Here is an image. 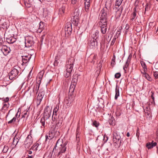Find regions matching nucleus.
<instances>
[{"instance_id": "obj_49", "label": "nucleus", "mask_w": 158, "mask_h": 158, "mask_svg": "<svg viewBox=\"0 0 158 158\" xmlns=\"http://www.w3.org/2000/svg\"><path fill=\"white\" fill-rule=\"evenodd\" d=\"M154 77L156 78H158V72H154Z\"/></svg>"}, {"instance_id": "obj_60", "label": "nucleus", "mask_w": 158, "mask_h": 158, "mask_svg": "<svg viewBox=\"0 0 158 158\" xmlns=\"http://www.w3.org/2000/svg\"><path fill=\"white\" fill-rule=\"evenodd\" d=\"M131 55H129V56L128 57L127 60H129V61H131Z\"/></svg>"}, {"instance_id": "obj_41", "label": "nucleus", "mask_w": 158, "mask_h": 158, "mask_svg": "<svg viewBox=\"0 0 158 158\" xmlns=\"http://www.w3.org/2000/svg\"><path fill=\"white\" fill-rule=\"evenodd\" d=\"M71 75V73H69L68 71H66V70L65 73L64 74V76L65 77L67 78L70 76Z\"/></svg>"}, {"instance_id": "obj_25", "label": "nucleus", "mask_w": 158, "mask_h": 158, "mask_svg": "<svg viewBox=\"0 0 158 158\" xmlns=\"http://www.w3.org/2000/svg\"><path fill=\"white\" fill-rule=\"evenodd\" d=\"M33 2L34 0H28V2L24 1V4L27 7L29 8L32 5V3Z\"/></svg>"}, {"instance_id": "obj_31", "label": "nucleus", "mask_w": 158, "mask_h": 158, "mask_svg": "<svg viewBox=\"0 0 158 158\" xmlns=\"http://www.w3.org/2000/svg\"><path fill=\"white\" fill-rule=\"evenodd\" d=\"M54 137H55V136H54L53 134H52L51 131L49 133L48 135H46V140H47V139H51Z\"/></svg>"}, {"instance_id": "obj_14", "label": "nucleus", "mask_w": 158, "mask_h": 158, "mask_svg": "<svg viewBox=\"0 0 158 158\" xmlns=\"http://www.w3.org/2000/svg\"><path fill=\"white\" fill-rule=\"evenodd\" d=\"M107 23H101V24H100L101 28V31L103 34H105L106 32Z\"/></svg>"}, {"instance_id": "obj_55", "label": "nucleus", "mask_w": 158, "mask_h": 158, "mask_svg": "<svg viewBox=\"0 0 158 158\" xmlns=\"http://www.w3.org/2000/svg\"><path fill=\"white\" fill-rule=\"evenodd\" d=\"M129 28V25L128 24H126V27H125V29L126 30H127Z\"/></svg>"}, {"instance_id": "obj_15", "label": "nucleus", "mask_w": 158, "mask_h": 158, "mask_svg": "<svg viewBox=\"0 0 158 158\" xmlns=\"http://www.w3.org/2000/svg\"><path fill=\"white\" fill-rule=\"evenodd\" d=\"M2 51L4 55L6 56L10 52V48L6 46H4L2 47Z\"/></svg>"}, {"instance_id": "obj_16", "label": "nucleus", "mask_w": 158, "mask_h": 158, "mask_svg": "<svg viewBox=\"0 0 158 158\" xmlns=\"http://www.w3.org/2000/svg\"><path fill=\"white\" fill-rule=\"evenodd\" d=\"M76 13H74V16L73 17V20L72 21V23L73 24H74L75 26H77L78 24V16L79 15V14L77 15V12H76Z\"/></svg>"}, {"instance_id": "obj_21", "label": "nucleus", "mask_w": 158, "mask_h": 158, "mask_svg": "<svg viewBox=\"0 0 158 158\" xmlns=\"http://www.w3.org/2000/svg\"><path fill=\"white\" fill-rule=\"evenodd\" d=\"M75 87V84H71L69 90V95L72 96Z\"/></svg>"}, {"instance_id": "obj_35", "label": "nucleus", "mask_w": 158, "mask_h": 158, "mask_svg": "<svg viewBox=\"0 0 158 158\" xmlns=\"http://www.w3.org/2000/svg\"><path fill=\"white\" fill-rule=\"evenodd\" d=\"M115 120L113 117H111V119L109 120V123L110 124L112 125H115Z\"/></svg>"}, {"instance_id": "obj_30", "label": "nucleus", "mask_w": 158, "mask_h": 158, "mask_svg": "<svg viewBox=\"0 0 158 158\" xmlns=\"http://www.w3.org/2000/svg\"><path fill=\"white\" fill-rule=\"evenodd\" d=\"M123 0H116L115 6L116 8H118L122 3Z\"/></svg>"}, {"instance_id": "obj_17", "label": "nucleus", "mask_w": 158, "mask_h": 158, "mask_svg": "<svg viewBox=\"0 0 158 158\" xmlns=\"http://www.w3.org/2000/svg\"><path fill=\"white\" fill-rule=\"evenodd\" d=\"M44 73V71H40L39 73L36 78L37 82H39V83L40 84L41 81L43 77Z\"/></svg>"}, {"instance_id": "obj_24", "label": "nucleus", "mask_w": 158, "mask_h": 158, "mask_svg": "<svg viewBox=\"0 0 158 158\" xmlns=\"http://www.w3.org/2000/svg\"><path fill=\"white\" fill-rule=\"evenodd\" d=\"M19 139L20 137L19 136L16 135H15L13 138L12 144L16 146L19 142Z\"/></svg>"}, {"instance_id": "obj_47", "label": "nucleus", "mask_w": 158, "mask_h": 158, "mask_svg": "<svg viewBox=\"0 0 158 158\" xmlns=\"http://www.w3.org/2000/svg\"><path fill=\"white\" fill-rule=\"evenodd\" d=\"M42 29H43V26H42L41 25V23H39V29L38 30V31L39 32H41L42 31Z\"/></svg>"}, {"instance_id": "obj_54", "label": "nucleus", "mask_w": 158, "mask_h": 158, "mask_svg": "<svg viewBox=\"0 0 158 158\" xmlns=\"http://www.w3.org/2000/svg\"><path fill=\"white\" fill-rule=\"evenodd\" d=\"M152 95H151V98L152 99L153 101H154V93H153L152 92Z\"/></svg>"}, {"instance_id": "obj_56", "label": "nucleus", "mask_w": 158, "mask_h": 158, "mask_svg": "<svg viewBox=\"0 0 158 158\" xmlns=\"http://www.w3.org/2000/svg\"><path fill=\"white\" fill-rule=\"evenodd\" d=\"M77 0H71V3L73 4H75L77 2Z\"/></svg>"}, {"instance_id": "obj_51", "label": "nucleus", "mask_w": 158, "mask_h": 158, "mask_svg": "<svg viewBox=\"0 0 158 158\" xmlns=\"http://www.w3.org/2000/svg\"><path fill=\"white\" fill-rule=\"evenodd\" d=\"M58 109H53V115H56L57 114V113L58 111Z\"/></svg>"}, {"instance_id": "obj_20", "label": "nucleus", "mask_w": 158, "mask_h": 158, "mask_svg": "<svg viewBox=\"0 0 158 158\" xmlns=\"http://www.w3.org/2000/svg\"><path fill=\"white\" fill-rule=\"evenodd\" d=\"M16 39L13 36L6 38V42L9 44H13L16 41Z\"/></svg>"}, {"instance_id": "obj_1", "label": "nucleus", "mask_w": 158, "mask_h": 158, "mask_svg": "<svg viewBox=\"0 0 158 158\" xmlns=\"http://www.w3.org/2000/svg\"><path fill=\"white\" fill-rule=\"evenodd\" d=\"M68 142L67 141L63 142L62 140L58 139L55 146L53 150L55 151L54 155L57 157L60 158L64 154L67 150V145Z\"/></svg>"}, {"instance_id": "obj_19", "label": "nucleus", "mask_w": 158, "mask_h": 158, "mask_svg": "<svg viewBox=\"0 0 158 158\" xmlns=\"http://www.w3.org/2000/svg\"><path fill=\"white\" fill-rule=\"evenodd\" d=\"M157 143L156 142H154L152 141V142L148 143L146 145V146L148 149H150L153 148V147L156 146Z\"/></svg>"}, {"instance_id": "obj_64", "label": "nucleus", "mask_w": 158, "mask_h": 158, "mask_svg": "<svg viewBox=\"0 0 158 158\" xmlns=\"http://www.w3.org/2000/svg\"><path fill=\"white\" fill-rule=\"evenodd\" d=\"M28 152L29 154H31L32 153V152L30 150L28 151Z\"/></svg>"}, {"instance_id": "obj_5", "label": "nucleus", "mask_w": 158, "mask_h": 158, "mask_svg": "<svg viewBox=\"0 0 158 158\" xmlns=\"http://www.w3.org/2000/svg\"><path fill=\"white\" fill-rule=\"evenodd\" d=\"M25 43L26 47L29 48L31 47L34 44L33 37L30 36L25 37Z\"/></svg>"}, {"instance_id": "obj_6", "label": "nucleus", "mask_w": 158, "mask_h": 158, "mask_svg": "<svg viewBox=\"0 0 158 158\" xmlns=\"http://www.w3.org/2000/svg\"><path fill=\"white\" fill-rule=\"evenodd\" d=\"M32 130L30 131V135H29L26 138L24 142L25 147L26 148H28L32 143V140L31 135Z\"/></svg>"}, {"instance_id": "obj_23", "label": "nucleus", "mask_w": 158, "mask_h": 158, "mask_svg": "<svg viewBox=\"0 0 158 158\" xmlns=\"http://www.w3.org/2000/svg\"><path fill=\"white\" fill-rule=\"evenodd\" d=\"M99 31L98 30L96 31L92 35L91 37L93 40H98Z\"/></svg>"}, {"instance_id": "obj_7", "label": "nucleus", "mask_w": 158, "mask_h": 158, "mask_svg": "<svg viewBox=\"0 0 158 158\" xmlns=\"http://www.w3.org/2000/svg\"><path fill=\"white\" fill-rule=\"evenodd\" d=\"M72 30L71 23L70 22L67 23L65 27V35L67 37L70 35L71 34Z\"/></svg>"}, {"instance_id": "obj_4", "label": "nucleus", "mask_w": 158, "mask_h": 158, "mask_svg": "<svg viewBox=\"0 0 158 158\" xmlns=\"http://www.w3.org/2000/svg\"><path fill=\"white\" fill-rule=\"evenodd\" d=\"M74 60L73 58L70 59L66 63V70L69 73L72 72L73 70Z\"/></svg>"}, {"instance_id": "obj_61", "label": "nucleus", "mask_w": 158, "mask_h": 158, "mask_svg": "<svg viewBox=\"0 0 158 158\" xmlns=\"http://www.w3.org/2000/svg\"><path fill=\"white\" fill-rule=\"evenodd\" d=\"M115 56L114 54L113 56L112 59L111 60L112 61H115Z\"/></svg>"}, {"instance_id": "obj_50", "label": "nucleus", "mask_w": 158, "mask_h": 158, "mask_svg": "<svg viewBox=\"0 0 158 158\" xmlns=\"http://www.w3.org/2000/svg\"><path fill=\"white\" fill-rule=\"evenodd\" d=\"M2 25L3 26L4 28L7 29L8 27V25L7 24L6 22H4L2 23Z\"/></svg>"}, {"instance_id": "obj_40", "label": "nucleus", "mask_w": 158, "mask_h": 158, "mask_svg": "<svg viewBox=\"0 0 158 158\" xmlns=\"http://www.w3.org/2000/svg\"><path fill=\"white\" fill-rule=\"evenodd\" d=\"M0 99L2 100L4 102V103H8L7 102L9 101V98L8 97H6V98H0Z\"/></svg>"}, {"instance_id": "obj_29", "label": "nucleus", "mask_w": 158, "mask_h": 158, "mask_svg": "<svg viewBox=\"0 0 158 158\" xmlns=\"http://www.w3.org/2000/svg\"><path fill=\"white\" fill-rule=\"evenodd\" d=\"M119 96V87L117 85L116 86L115 88V95L114 97L115 99H117L118 97Z\"/></svg>"}, {"instance_id": "obj_42", "label": "nucleus", "mask_w": 158, "mask_h": 158, "mask_svg": "<svg viewBox=\"0 0 158 158\" xmlns=\"http://www.w3.org/2000/svg\"><path fill=\"white\" fill-rule=\"evenodd\" d=\"M142 0H136L135 3V7H137L139 4L141 3Z\"/></svg>"}, {"instance_id": "obj_18", "label": "nucleus", "mask_w": 158, "mask_h": 158, "mask_svg": "<svg viewBox=\"0 0 158 158\" xmlns=\"http://www.w3.org/2000/svg\"><path fill=\"white\" fill-rule=\"evenodd\" d=\"M51 109H44V118L46 119L49 118L51 116Z\"/></svg>"}, {"instance_id": "obj_28", "label": "nucleus", "mask_w": 158, "mask_h": 158, "mask_svg": "<svg viewBox=\"0 0 158 158\" xmlns=\"http://www.w3.org/2000/svg\"><path fill=\"white\" fill-rule=\"evenodd\" d=\"M90 2H85V10L86 12H88L89 10V8L90 7Z\"/></svg>"}, {"instance_id": "obj_13", "label": "nucleus", "mask_w": 158, "mask_h": 158, "mask_svg": "<svg viewBox=\"0 0 158 158\" xmlns=\"http://www.w3.org/2000/svg\"><path fill=\"white\" fill-rule=\"evenodd\" d=\"M98 42V40H95L91 39L90 40L89 45L91 48L94 49L95 48V46H97Z\"/></svg>"}, {"instance_id": "obj_52", "label": "nucleus", "mask_w": 158, "mask_h": 158, "mask_svg": "<svg viewBox=\"0 0 158 158\" xmlns=\"http://www.w3.org/2000/svg\"><path fill=\"white\" fill-rule=\"evenodd\" d=\"M40 144H39V143H37L35 145V147H36L35 148V150H40L39 149H38V147H39V146Z\"/></svg>"}, {"instance_id": "obj_8", "label": "nucleus", "mask_w": 158, "mask_h": 158, "mask_svg": "<svg viewBox=\"0 0 158 158\" xmlns=\"http://www.w3.org/2000/svg\"><path fill=\"white\" fill-rule=\"evenodd\" d=\"M44 94V92L42 91L40 89V90L38 95L37 96V100L36 101V103L37 106L40 105Z\"/></svg>"}, {"instance_id": "obj_11", "label": "nucleus", "mask_w": 158, "mask_h": 158, "mask_svg": "<svg viewBox=\"0 0 158 158\" xmlns=\"http://www.w3.org/2000/svg\"><path fill=\"white\" fill-rule=\"evenodd\" d=\"M23 63L22 65H24V64L28 62L31 58V56L29 55H27L26 56H22Z\"/></svg>"}, {"instance_id": "obj_32", "label": "nucleus", "mask_w": 158, "mask_h": 158, "mask_svg": "<svg viewBox=\"0 0 158 158\" xmlns=\"http://www.w3.org/2000/svg\"><path fill=\"white\" fill-rule=\"evenodd\" d=\"M136 14L135 8L134 9V11L132 13L131 15V20H133L136 17Z\"/></svg>"}, {"instance_id": "obj_39", "label": "nucleus", "mask_w": 158, "mask_h": 158, "mask_svg": "<svg viewBox=\"0 0 158 158\" xmlns=\"http://www.w3.org/2000/svg\"><path fill=\"white\" fill-rule=\"evenodd\" d=\"M40 122L41 123L42 125L44 127L45 124V118H44L43 117L41 118Z\"/></svg>"}, {"instance_id": "obj_12", "label": "nucleus", "mask_w": 158, "mask_h": 158, "mask_svg": "<svg viewBox=\"0 0 158 158\" xmlns=\"http://www.w3.org/2000/svg\"><path fill=\"white\" fill-rule=\"evenodd\" d=\"M53 150V149L52 151L48 152L47 153L45 154V156H47V158H58L57 156H56L54 155L55 151Z\"/></svg>"}, {"instance_id": "obj_58", "label": "nucleus", "mask_w": 158, "mask_h": 158, "mask_svg": "<svg viewBox=\"0 0 158 158\" xmlns=\"http://www.w3.org/2000/svg\"><path fill=\"white\" fill-rule=\"evenodd\" d=\"M115 61H111V64L112 66H114L115 64Z\"/></svg>"}, {"instance_id": "obj_22", "label": "nucleus", "mask_w": 158, "mask_h": 158, "mask_svg": "<svg viewBox=\"0 0 158 158\" xmlns=\"http://www.w3.org/2000/svg\"><path fill=\"white\" fill-rule=\"evenodd\" d=\"M40 84L37 82L36 85L34 86L33 88V93L37 94L39 90Z\"/></svg>"}, {"instance_id": "obj_63", "label": "nucleus", "mask_w": 158, "mask_h": 158, "mask_svg": "<svg viewBox=\"0 0 158 158\" xmlns=\"http://www.w3.org/2000/svg\"><path fill=\"white\" fill-rule=\"evenodd\" d=\"M34 156H29L27 157H26V158H33Z\"/></svg>"}, {"instance_id": "obj_62", "label": "nucleus", "mask_w": 158, "mask_h": 158, "mask_svg": "<svg viewBox=\"0 0 158 158\" xmlns=\"http://www.w3.org/2000/svg\"><path fill=\"white\" fill-rule=\"evenodd\" d=\"M35 148H36V147H35V146L34 145L33 146H32L31 147V149L32 150H35Z\"/></svg>"}, {"instance_id": "obj_53", "label": "nucleus", "mask_w": 158, "mask_h": 158, "mask_svg": "<svg viewBox=\"0 0 158 158\" xmlns=\"http://www.w3.org/2000/svg\"><path fill=\"white\" fill-rule=\"evenodd\" d=\"M139 129H138L137 130V131H136V136L137 137L138 139L139 137Z\"/></svg>"}, {"instance_id": "obj_48", "label": "nucleus", "mask_w": 158, "mask_h": 158, "mask_svg": "<svg viewBox=\"0 0 158 158\" xmlns=\"http://www.w3.org/2000/svg\"><path fill=\"white\" fill-rule=\"evenodd\" d=\"M121 74L120 73H117L115 75V77L116 78H119L121 76Z\"/></svg>"}, {"instance_id": "obj_59", "label": "nucleus", "mask_w": 158, "mask_h": 158, "mask_svg": "<svg viewBox=\"0 0 158 158\" xmlns=\"http://www.w3.org/2000/svg\"><path fill=\"white\" fill-rule=\"evenodd\" d=\"M143 68L144 69V71H145V69H146V65L145 64H144L143 65H142Z\"/></svg>"}, {"instance_id": "obj_10", "label": "nucleus", "mask_w": 158, "mask_h": 158, "mask_svg": "<svg viewBox=\"0 0 158 158\" xmlns=\"http://www.w3.org/2000/svg\"><path fill=\"white\" fill-rule=\"evenodd\" d=\"M51 131L53 134L54 136H55V137H57L60 135V129L58 126H56L52 128Z\"/></svg>"}, {"instance_id": "obj_26", "label": "nucleus", "mask_w": 158, "mask_h": 158, "mask_svg": "<svg viewBox=\"0 0 158 158\" xmlns=\"http://www.w3.org/2000/svg\"><path fill=\"white\" fill-rule=\"evenodd\" d=\"M142 73L143 74V76L145 77L149 81H152V79L148 73H146L145 71H144L143 73L142 72Z\"/></svg>"}, {"instance_id": "obj_44", "label": "nucleus", "mask_w": 158, "mask_h": 158, "mask_svg": "<svg viewBox=\"0 0 158 158\" xmlns=\"http://www.w3.org/2000/svg\"><path fill=\"white\" fill-rule=\"evenodd\" d=\"M47 12L46 9H44L43 11V15L44 16L46 17L47 15Z\"/></svg>"}, {"instance_id": "obj_36", "label": "nucleus", "mask_w": 158, "mask_h": 158, "mask_svg": "<svg viewBox=\"0 0 158 158\" xmlns=\"http://www.w3.org/2000/svg\"><path fill=\"white\" fill-rule=\"evenodd\" d=\"M130 63V61L129 60H127L126 63L124 65L123 67V69L125 71L126 70L125 69V68H127L128 67Z\"/></svg>"}, {"instance_id": "obj_34", "label": "nucleus", "mask_w": 158, "mask_h": 158, "mask_svg": "<svg viewBox=\"0 0 158 158\" xmlns=\"http://www.w3.org/2000/svg\"><path fill=\"white\" fill-rule=\"evenodd\" d=\"M19 110H20L21 109H18V112L15 115L16 117H14L12 119H11L10 120V121H9L8 122V123L10 124V123H12L13 122H14L15 121L16 119V117H17V116L18 115V114L19 113Z\"/></svg>"}, {"instance_id": "obj_33", "label": "nucleus", "mask_w": 158, "mask_h": 158, "mask_svg": "<svg viewBox=\"0 0 158 158\" xmlns=\"http://www.w3.org/2000/svg\"><path fill=\"white\" fill-rule=\"evenodd\" d=\"M29 109H28L27 110V109L26 110H25L22 113V117H25L27 115V117L28 116L29 113H28V111Z\"/></svg>"}, {"instance_id": "obj_2", "label": "nucleus", "mask_w": 158, "mask_h": 158, "mask_svg": "<svg viewBox=\"0 0 158 158\" xmlns=\"http://www.w3.org/2000/svg\"><path fill=\"white\" fill-rule=\"evenodd\" d=\"M108 11V10L106 8H103L101 11L99 15V17L100 20V22L101 23H107V13Z\"/></svg>"}, {"instance_id": "obj_45", "label": "nucleus", "mask_w": 158, "mask_h": 158, "mask_svg": "<svg viewBox=\"0 0 158 158\" xmlns=\"http://www.w3.org/2000/svg\"><path fill=\"white\" fill-rule=\"evenodd\" d=\"M116 37L115 36H114V38L113 39V40L111 41V43H110V46H112L113 45L114 43L115 42L116 39Z\"/></svg>"}, {"instance_id": "obj_27", "label": "nucleus", "mask_w": 158, "mask_h": 158, "mask_svg": "<svg viewBox=\"0 0 158 158\" xmlns=\"http://www.w3.org/2000/svg\"><path fill=\"white\" fill-rule=\"evenodd\" d=\"M66 6L67 5L65 4L61 6V7L59 9V14H62L64 13L65 9Z\"/></svg>"}, {"instance_id": "obj_9", "label": "nucleus", "mask_w": 158, "mask_h": 158, "mask_svg": "<svg viewBox=\"0 0 158 158\" xmlns=\"http://www.w3.org/2000/svg\"><path fill=\"white\" fill-rule=\"evenodd\" d=\"M113 140L114 143L117 144V147H119L120 146L121 138L119 135H117V134H114Z\"/></svg>"}, {"instance_id": "obj_43", "label": "nucleus", "mask_w": 158, "mask_h": 158, "mask_svg": "<svg viewBox=\"0 0 158 158\" xmlns=\"http://www.w3.org/2000/svg\"><path fill=\"white\" fill-rule=\"evenodd\" d=\"M9 149L8 147L7 146H5L2 150V151L4 153L6 152Z\"/></svg>"}, {"instance_id": "obj_57", "label": "nucleus", "mask_w": 158, "mask_h": 158, "mask_svg": "<svg viewBox=\"0 0 158 158\" xmlns=\"http://www.w3.org/2000/svg\"><path fill=\"white\" fill-rule=\"evenodd\" d=\"M80 134L78 133H77L76 135V139H79V138H80Z\"/></svg>"}, {"instance_id": "obj_46", "label": "nucleus", "mask_w": 158, "mask_h": 158, "mask_svg": "<svg viewBox=\"0 0 158 158\" xmlns=\"http://www.w3.org/2000/svg\"><path fill=\"white\" fill-rule=\"evenodd\" d=\"M93 126L96 127H98L99 126V123L96 121H94L93 123Z\"/></svg>"}, {"instance_id": "obj_37", "label": "nucleus", "mask_w": 158, "mask_h": 158, "mask_svg": "<svg viewBox=\"0 0 158 158\" xmlns=\"http://www.w3.org/2000/svg\"><path fill=\"white\" fill-rule=\"evenodd\" d=\"M9 104L8 103H3V106L2 109H7L9 108Z\"/></svg>"}, {"instance_id": "obj_38", "label": "nucleus", "mask_w": 158, "mask_h": 158, "mask_svg": "<svg viewBox=\"0 0 158 158\" xmlns=\"http://www.w3.org/2000/svg\"><path fill=\"white\" fill-rule=\"evenodd\" d=\"M77 77H76L75 76H73V79L72 80V84H75V85H76V82L77 81Z\"/></svg>"}, {"instance_id": "obj_3", "label": "nucleus", "mask_w": 158, "mask_h": 158, "mask_svg": "<svg viewBox=\"0 0 158 158\" xmlns=\"http://www.w3.org/2000/svg\"><path fill=\"white\" fill-rule=\"evenodd\" d=\"M19 71L17 69L14 68L8 74L9 78L11 80H14L18 77Z\"/></svg>"}]
</instances>
